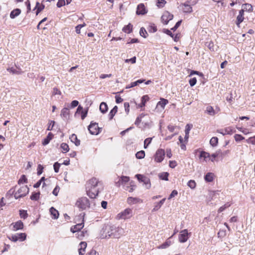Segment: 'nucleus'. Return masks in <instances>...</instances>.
Returning <instances> with one entry per match:
<instances>
[{
  "label": "nucleus",
  "mask_w": 255,
  "mask_h": 255,
  "mask_svg": "<svg viewBox=\"0 0 255 255\" xmlns=\"http://www.w3.org/2000/svg\"><path fill=\"white\" fill-rule=\"evenodd\" d=\"M149 98L148 95L143 96L141 98V102L139 105V107L140 108L143 107L145 106L146 102L147 101H148L149 100Z\"/></svg>",
  "instance_id": "26"
},
{
  "label": "nucleus",
  "mask_w": 255,
  "mask_h": 255,
  "mask_svg": "<svg viewBox=\"0 0 255 255\" xmlns=\"http://www.w3.org/2000/svg\"><path fill=\"white\" fill-rule=\"evenodd\" d=\"M8 238L12 242H16L17 241L22 242L25 240L26 234L25 233H19L12 235L11 236L8 237Z\"/></svg>",
  "instance_id": "7"
},
{
  "label": "nucleus",
  "mask_w": 255,
  "mask_h": 255,
  "mask_svg": "<svg viewBox=\"0 0 255 255\" xmlns=\"http://www.w3.org/2000/svg\"><path fill=\"white\" fill-rule=\"evenodd\" d=\"M118 111V107L115 106L109 114V119L111 120Z\"/></svg>",
  "instance_id": "30"
},
{
  "label": "nucleus",
  "mask_w": 255,
  "mask_h": 255,
  "mask_svg": "<svg viewBox=\"0 0 255 255\" xmlns=\"http://www.w3.org/2000/svg\"><path fill=\"white\" fill-rule=\"evenodd\" d=\"M65 0H58L57 3V6L58 7H61L65 5Z\"/></svg>",
  "instance_id": "56"
},
{
  "label": "nucleus",
  "mask_w": 255,
  "mask_h": 255,
  "mask_svg": "<svg viewBox=\"0 0 255 255\" xmlns=\"http://www.w3.org/2000/svg\"><path fill=\"white\" fill-rule=\"evenodd\" d=\"M27 179L25 175H22L20 178L18 180V184H20L23 183H27Z\"/></svg>",
  "instance_id": "47"
},
{
  "label": "nucleus",
  "mask_w": 255,
  "mask_h": 255,
  "mask_svg": "<svg viewBox=\"0 0 255 255\" xmlns=\"http://www.w3.org/2000/svg\"><path fill=\"white\" fill-rule=\"evenodd\" d=\"M221 153V150H217L216 152L213 153L210 156L211 158L210 159L211 161L213 162L216 157L220 156Z\"/></svg>",
  "instance_id": "40"
},
{
  "label": "nucleus",
  "mask_w": 255,
  "mask_h": 255,
  "mask_svg": "<svg viewBox=\"0 0 255 255\" xmlns=\"http://www.w3.org/2000/svg\"><path fill=\"white\" fill-rule=\"evenodd\" d=\"M182 5L183 6V10L184 12L190 13L192 11V7L191 6L192 5L187 3L186 1L182 4Z\"/></svg>",
  "instance_id": "19"
},
{
  "label": "nucleus",
  "mask_w": 255,
  "mask_h": 255,
  "mask_svg": "<svg viewBox=\"0 0 255 255\" xmlns=\"http://www.w3.org/2000/svg\"><path fill=\"white\" fill-rule=\"evenodd\" d=\"M210 156V154L208 152H205L204 151H202L200 152L199 157L200 158H204V160L206 161V158H209Z\"/></svg>",
  "instance_id": "37"
},
{
  "label": "nucleus",
  "mask_w": 255,
  "mask_h": 255,
  "mask_svg": "<svg viewBox=\"0 0 255 255\" xmlns=\"http://www.w3.org/2000/svg\"><path fill=\"white\" fill-rule=\"evenodd\" d=\"M135 156L137 159H142L145 156V152L143 150L138 151L135 154Z\"/></svg>",
  "instance_id": "39"
},
{
  "label": "nucleus",
  "mask_w": 255,
  "mask_h": 255,
  "mask_svg": "<svg viewBox=\"0 0 255 255\" xmlns=\"http://www.w3.org/2000/svg\"><path fill=\"white\" fill-rule=\"evenodd\" d=\"M124 233V231L122 228L115 225H107L103 228L101 238L104 239L112 237L118 239Z\"/></svg>",
  "instance_id": "2"
},
{
  "label": "nucleus",
  "mask_w": 255,
  "mask_h": 255,
  "mask_svg": "<svg viewBox=\"0 0 255 255\" xmlns=\"http://www.w3.org/2000/svg\"><path fill=\"white\" fill-rule=\"evenodd\" d=\"M230 205L228 203L225 204L224 206L221 207L219 209L218 212L221 213V212H223L226 208L229 207Z\"/></svg>",
  "instance_id": "63"
},
{
  "label": "nucleus",
  "mask_w": 255,
  "mask_h": 255,
  "mask_svg": "<svg viewBox=\"0 0 255 255\" xmlns=\"http://www.w3.org/2000/svg\"><path fill=\"white\" fill-rule=\"evenodd\" d=\"M69 114L70 112L69 109L67 108H64L62 109L60 116L64 120H68L69 118Z\"/></svg>",
  "instance_id": "13"
},
{
  "label": "nucleus",
  "mask_w": 255,
  "mask_h": 255,
  "mask_svg": "<svg viewBox=\"0 0 255 255\" xmlns=\"http://www.w3.org/2000/svg\"><path fill=\"white\" fill-rule=\"evenodd\" d=\"M152 139V137H148L146 138L144 141V148H146L148 145L151 143Z\"/></svg>",
  "instance_id": "48"
},
{
  "label": "nucleus",
  "mask_w": 255,
  "mask_h": 255,
  "mask_svg": "<svg viewBox=\"0 0 255 255\" xmlns=\"http://www.w3.org/2000/svg\"><path fill=\"white\" fill-rule=\"evenodd\" d=\"M166 3L165 0H156V5L159 8L163 7Z\"/></svg>",
  "instance_id": "41"
},
{
  "label": "nucleus",
  "mask_w": 255,
  "mask_h": 255,
  "mask_svg": "<svg viewBox=\"0 0 255 255\" xmlns=\"http://www.w3.org/2000/svg\"><path fill=\"white\" fill-rule=\"evenodd\" d=\"M19 215L21 218H23L24 219L28 216L27 211L24 210H20L19 211Z\"/></svg>",
  "instance_id": "46"
},
{
  "label": "nucleus",
  "mask_w": 255,
  "mask_h": 255,
  "mask_svg": "<svg viewBox=\"0 0 255 255\" xmlns=\"http://www.w3.org/2000/svg\"><path fill=\"white\" fill-rule=\"evenodd\" d=\"M86 25L85 23H83L82 24H79L77 26H76V32L77 33L79 34L80 33V30L81 29L84 27Z\"/></svg>",
  "instance_id": "53"
},
{
  "label": "nucleus",
  "mask_w": 255,
  "mask_h": 255,
  "mask_svg": "<svg viewBox=\"0 0 255 255\" xmlns=\"http://www.w3.org/2000/svg\"><path fill=\"white\" fill-rule=\"evenodd\" d=\"M83 227L84 223H81L77 224L75 226H72L70 229V230L72 233H74L75 232L80 231Z\"/></svg>",
  "instance_id": "16"
},
{
  "label": "nucleus",
  "mask_w": 255,
  "mask_h": 255,
  "mask_svg": "<svg viewBox=\"0 0 255 255\" xmlns=\"http://www.w3.org/2000/svg\"><path fill=\"white\" fill-rule=\"evenodd\" d=\"M168 103L166 99H161V101L158 102L157 104V107H160L162 109H164L165 105Z\"/></svg>",
  "instance_id": "29"
},
{
  "label": "nucleus",
  "mask_w": 255,
  "mask_h": 255,
  "mask_svg": "<svg viewBox=\"0 0 255 255\" xmlns=\"http://www.w3.org/2000/svg\"><path fill=\"white\" fill-rule=\"evenodd\" d=\"M246 142L248 143L255 144V136L249 138L246 140Z\"/></svg>",
  "instance_id": "54"
},
{
  "label": "nucleus",
  "mask_w": 255,
  "mask_h": 255,
  "mask_svg": "<svg viewBox=\"0 0 255 255\" xmlns=\"http://www.w3.org/2000/svg\"><path fill=\"white\" fill-rule=\"evenodd\" d=\"M44 8V5L43 4L40 5L38 2H36V5L35 8L36 9V14L38 15V14L41 12Z\"/></svg>",
  "instance_id": "33"
},
{
  "label": "nucleus",
  "mask_w": 255,
  "mask_h": 255,
  "mask_svg": "<svg viewBox=\"0 0 255 255\" xmlns=\"http://www.w3.org/2000/svg\"><path fill=\"white\" fill-rule=\"evenodd\" d=\"M50 212L51 215L52 216V218L54 219H57L59 217V212L54 207H52L50 208Z\"/></svg>",
  "instance_id": "22"
},
{
  "label": "nucleus",
  "mask_w": 255,
  "mask_h": 255,
  "mask_svg": "<svg viewBox=\"0 0 255 255\" xmlns=\"http://www.w3.org/2000/svg\"><path fill=\"white\" fill-rule=\"evenodd\" d=\"M133 215L132 209L127 208L118 214V219L127 220L130 219Z\"/></svg>",
  "instance_id": "4"
},
{
  "label": "nucleus",
  "mask_w": 255,
  "mask_h": 255,
  "mask_svg": "<svg viewBox=\"0 0 255 255\" xmlns=\"http://www.w3.org/2000/svg\"><path fill=\"white\" fill-rule=\"evenodd\" d=\"M168 176H169V173L167 172H164L160 173L158 175V176L160 179L163 180H165V181L168 180Z\"/></svg>",
  "instance_id": "31"
},
{
  "label": "nucleus",
  "mask_w": 255,
  "mask_h": 255,
  "mask_svg": "<svg viewBox=\"0 0 255 255\" xmlns=\"http://www.w3.org/2000/svg\"><path fill=\"white\" fill-rule=\"evenodd\" d=\"M234 138H235L236 141H237V142L240 141L241 140L244 139V137L242 135L239 134H236L234 135Z\"/></svg>",
  "instance_id": "51"
},
{
  "label": "nucleus",
  "mask_w": 255,
  "mask_h": 255,
  "mask_svg": "<svg viewBox=\"0 0 255 255\" xmlns=\"http://www.w3.org/2000/svg\"><path fill=\"white\" fill-rule=\"evenodd\" d=\"M11 225L13 226V230L17 231L21 230L23 228V223L21 221H18L14 223H12Z\"/></svg>",
  "instance_id": "15"
},
{
  "label": "nucleus",
  "mask_w": 255,
  "mask_h": 255,
  "mask_svg": "<svg viewBox=\"0 0 255 255\" xmlns=\"http://www.w3.org/2000/svg\"><path fill=\"white\" fill-rule=\"evenodd\" d=\"M29 192V188L27 186H22L19 188L14 194V197L16 199L25 196Z\"/></svg>",
  "instance_id": "5"
},
{
  "label": "nucleus",
  "mask_w": 255,
  "mask_h": 255,
  "mask_svg": "<svg viewBox=\"0 0 255 255\" xmlns=\"http://www.w3.org/2000/svg\"><path fill=\"white\" fill-rule=\"evenodd\" d=\"M213 173L211 172H208L204 176L205 180L207 182H211L213 180Z\"/></svg>",
  "instance_id": "24"
},
{
  "label": "nucleus",
  "mask_w": 255,
  "mask_h": 255,
  "mask_svg": "<svg viewBox=\"0 0 255 255\" xmlns=\"http://www.w3.org/2000/svg\"><path fill=\"white\" fill-rule=\"evenodd\" d=\"M206 45L208 47V48L211 51H214V45L212 41L207 42L206 43Z\"/></svg>",
  "instance_id": "49"
},
{
  "label": "nucleus",
  "mask_w": 255,
  "mask_h": 255,
  "mask_svg": "<svg viewBox=\"0 0 255 255\" xmlns=\"http://www.w3.org/2000/svg\"><path fill=\"white\" fill-rule=\"evenodd\" d=\"M40 192H33L30 196V199L34 201H37L39 198Z\"/></svg>",
  "instance_id": "36"
},
{
  "label": "nucleus",
  "mask_w": 255,
  "mask_h": 255,
  "mask_svg": "<svg viewBox=\"0 0 255 255\" xmlns=\"http://www.w3.org/2000/svg\"><path fill=\"white\" fill-rule=\"evenodd\" d=\"M135 176L139 182L143 183V184L146 189L150 188L151 184L150 180L148 177L141 174H136Z\"/></svg>",
  "instance_id": "8"
},
{
  "label": "nucleus",
  "mask_w": 255,
  "mask_h": 255,
  "mask_svg": "<svg viewBox=\"0 0 255 255\" xmlns=\"http://www.w3.org/2000/svg\"><path fill=\"white\" fill-rule=\"evenodd\" d=\"M165 152L163 149H158L154 155V160L157 162H161L164 158Z\"/></svg>",
  "instance_id": "9"
},
{
  "label": "nucleus",
  "mask_w": 255,
  "mask_h": 255,
  "mask_svg": "<svg viewBox=\"0 0 255 255\" xmlns=\"http://www.w3.org/2000/svg\"><path fill=\"white\" fill-rule=\"evenodd\" d=\"M192 125H190L189 124H187L186 126V128H185V134H186V135L189 134V131H190L191 128H192Z\"/></svg>",
  "instance_id": "59"
},
{
  "label": "nucleus",
  "mask_w": 255,
  "mask_h": 255,
  "mask_svg": "<svg viewBox=\"0 0 255 255\" xmlns=\"http://www.w3.org/2000/svg\"><path fill=\"white\" fill-rule=\"evenodd\" d=\"M225 134H232L233 132H235L232 127H227L224 129Z\"/></svg>",
  "instance_id": "43"
},
{
  "label": "nucleus",
  "mask_w": 255,
  "mask_h": 255,
  "mask_svg": "<svg viewBox=\"0 0 255 255\" xmlns=\"http://www.w3.org/2000/svg\"><path fill=\"white\" fill-rule=\"evenodd\" d=\"M219 111V109L214 110L213 108L211 106H207L206 110V113L210 116H214Z\"/></svg>",
  "instance_id": "17"
},
{
  "label": "nucleus",
  "mask_w": 255,
  "mask_h": 255,
  "mask_svg": "<svg viewBox=\"0 0 255 255\" xmlns=\"http://www.w3.org/2000/svg\"><path fill=\"white\" fill-rule=\"evenodd\" d=\"M76 205L81 210H84L87 208L94 210L96 207L95 202L94 201H91L90 202L85 197L79 198L76 203Z\"/></svg>",
  "instance_id": "3"
},
{
  "label": "nucleus",
  "mask_w": 255,
  "mask_h": 255,
  "mask_svg": "<svg viewBox=\"0 0 255 255\" xmlns=\"http://www.w3.org/2000/svg\"><path fill=\"white\" fill-rule=\"evenodd\" d=\"M139 34L141 36L146 38L148 36L147 32L144 27H141L140 29Z\"/></svg>",
  "instance_id": "42"
},
{
  "label": "nucleus",
  "mask_w": 255,
  "mask_h": 255,
  "mask_svg": "<svg viewBox=\"0 0 255 255\" xmlns=\"http://www.w3.org/2000/svg\"><path fill=\"white\" fill-rule=\"evenodd\" d=\"M171 241H166L165 243L161 245L159 247V249H166L167 247H168L171 245Z\"/></svg>",
  "instance_id": "44"
},
{
  "label": "nucleus",
  "mask_w": 255,
  "mask_h": 255,
  "mask_svg": "<svg viewBox=\"0 0 255 255\" xmlns=\"http://www.w3.org/2000/svg\"><path fill=\"white\" fill-rule=\"evenodd\" d=\"M140 200L138 198L130 197L128 198L127 202L129 204H133L139 202Z\"/></svg>",
  "instance_id": "28"
},
{
  "label": "nucleus",
  "mask_w": 255,
  "mask_h": 255,
  "mask_svg": "<svg viewBox=\"0 0 255 255\" xmlns=\"http://www.w3.org/2000/svg\"><path fill=\"white\" fill-rule=\"evenodd\" d=\"M173 15L167 11H165L161 16V20L163 23L167 24L168 22L172 19Z\"/></svg>",
  "instance_id": "11"
},
{
  "label": "nucleus",
  "mask_w": 255,
  "mask_h": 255,
  "mask_svg": "<svg viewBox=\"0 0 255 255\" xmlns=\"http://www.w3.org/2000/svg\"><path fill=\"white\" fill-rule=\"evenodd\" d=\"M52 135V134L50 132L48 133L47 136L45 139H44L43 141H42V144L43 145H46L49 143L50 140L51 139L50 136Z\"/></svg>",
  "instance_id": "38"
},
{
  "label": "nucleus",
  "mask_w": 255,
  "mask_h": 255,
  "mask_svg": "<svg viewBox=\"0 0 255 255\" xmlns=\"http://www.w3.org/2000/svg\"><path fill=\"white\" fill-rule=\"evenodd\" d=\"M122 30L127 33H130L132 30V25L129 23L127 25L125 26Z\"/></svg>",
  "instance_id": "25"
},
{
  "label": "nucleus",
  "mask_w": 255,
  "mask_h": 255,
  "mask_svg": "<svg viewBox=\"0 0 255 255\" xmlns=\"http://www.w3.org/2000/svg\"><path fill=\"white\" fill-rule=\"evenodd\" d=\"M190 233H188L187 229L182 230L178 236L179 241L182 243L186 242L189 239V235H190Z\"/></svg>",
  "instance_id": "10"
},
{
  "label": "nucleus",
  "mask_w": 255,
  "mask_h": 255,
  "mask_svg": "<svg viewBox=\"0 0 255 255\" xmlns=\"http://www.w3.org/2000/svg\"><path fill=\"white\" fill-rule=\"evenodd\" d=\"M218 143V138L217 137H213L210 140V144L213 147L216 146Z\"/></svg>",
  "instance_id": "34"
},
{
  "label": "nucleus",
  "mask_w": 255,
  "mask_h": 255,
  "mask_svg": "<svg viewBox=\"0 0 255 255\" xmlns=\"http://www.w3.org/2000/svg\"><path fill=\"white\" fill-rule=\"evenodd\" d=\"M181 20L178 21L177 22H176L174 26L171 29V30H173V31H175L181 25Z\"/></svg>",
  "instance_id": "58"
},
{
  "label": "nucleus",
  "mask_w": 255,
  "mask_h": 255,
  "mask_svg": "<svg viewBox=\"0 0 255 255\" xmlns=\"http://www.w3.org/2000/svg\"><path fill=\"white\" fill-rule=\"evenodd\" d=\"M70 139L76 146H79L80 144V140L77 138V135L74 133L70 136Z\"/></svg>",
  "instance_id": "21"
},
{
  "label": "nucleus",
  "mask_w": 255,
  "mask_h": 255,
  "mask_svg": "<svg viewBox=\"0 0 255 255\" xmlns=\"http://www.w3.org/2000/svg\"><path fill=\"white\" fill-rule=\"evenodd\" d=\"M147 30L150 33H154L155 32L157 29L154 24H151L147 27Z\"/></svg>",
  "instance_id": "35"
},
{
  "label": "nucleus",
  "mask_w": 255,
  "mask_h": 255,
  "mask_svg": "<svg viewBox=\"0 0 255 255\" xmlns=\"http://www.w3.org/2000/svg\"><path fill=\"white\" fill-rule=\"evenodd\" d=\"M244 9H242L239 11V14L237 17L236 24L240 27V24L242 22L244 19Z\"/></svg>",
  "instance_id": "14"
},
{
  "label": "nucleus",
  "mask_w": 255,
  "mask_h": 255,
  "mask_svg": "<svg viewBox=\"0 0 255 255\" xmlns=\"http://www.w3.org/2000/svg\"><path fill=\"white\" fill-rule=\"evenodd\" d=\"M88 130L91 134L97 135L102 130V128L99 127L97 123L92 122L88 127Z\"/></svg>",
  "instance_id": "6"
},
{
  "label": "nucleus",
  "mask_w": 255,
  "mask_h": 255,
  "mask_svg": "<svg viewBox=\"0 0 255 255\" xmlns=\"http://www.w3.org/2000/svg\"><path fill=\"white\" fill-rule=\"evenodd\" d=\"M178 194V192L177 190H174L172 191V192L171 193V194H170L169 197H168V200H170L171 199V198L174 197L175 196H176Z\"/></svg>",
  "instance_id": "57"
},
{
  "label": "nucleus",
  "mask_w": 255,
  "mask_h": 255,
  "mask_svg": "<svg viewBox=\"0 0 255 255\" xmlns=\"http://www.w3.org/2000/svg\"><path fill=\"white\" fill-rule=\"evenodd\" d=\"M61 164L59 163L58 162H56L54 163L53 165L54 170L56 173H58L59 172V168Z\"/></svg>",
  "instance_id": "52"
},
{
  "label": "nucleus",
  "mask_w": 255,
  "mask_h": 255,
  "mask_svg": "<svg viewBox=\"0 0 255 255\" xmlns=\"http://www.w3.org/2000/svg\"><path fill=\"white\" fill-rule=\"evenodd\" d=\"M87 245V243L85 242H81L80 243V248L79 249V254L80 255H83L85 254Z\"/></svg>",
  "instance_id": "18"
},
{
  "label": "nucleus",
  "mask_w": 255,
  "mask_h": 255,
  "mask_svg": "<svg viewBox=\"0 0 255 255\" xmlns=\"http://www.w3.org/2000/svg\"><path fill=\"white\" fill-rule=\"evenodd\" d=\"M43 167L41 165L39 164L38 165V167H37V175H40V174H42V173L43 172Z\"/></svg>",
  "instance_id": "61"
},
{
  "label": "nucleus",
  "mask_w": 255,
  "mask_h": 255,
  "mask_svg": "<svg viewBox=\"0 0 255 255\" xmlns=\"http://www.w3.org/2000/svg\"><path fill=\"white\" fill-rule=\"evenodd\" d=\"M61 148L62 149L63 152H67L69 150L68 145L65 143H62L61 144Z\"/></svg>",
  "instance_id": "45"
},
{
  "label": "nucleus",
  "mask_w": 255,
  "mask_h": 255,
  "mask_svg": "<svg viewBox=\"0 0 255 255\" xmlns=\"http://www.w3.org/2000/svg\"><path fill=\"white\" fill-rule=\"evenodd\" d=\"M188 186L191 189H194L196 187V183L194 180H190L187 183Z\"/></svg>",
  "instance_id": "50"
},
{
  "label": "nucleus",
  "mask_w": 255,
  "mask_h": 255,
  "mask_svg": "<svg viewBox=\"0 0 255 255\" xmlns=\"http://www.w3.org/2000/svg\"><path fill=\"white\" fill-rule=\"evenodd\" d=\"M79 104V102L77 100H74L73 101L70 105V108H74L76 107H77Z\"/></svg>",
  "instance_id": "62"
},
{
  "label": "nucleus",
  "mask_w": 255,
  "mask_h": 255,
  "mask_svg": "<svg viewBox=\"0 0 255 255\" xmlns=\"http://www.w3.org/2000/svg\"><path fill=\"white\" fill-rule=\"evenodd\" d=\"M86 255H99V254L94 250H92Z\"/></svg>",
  "instance_id": "64"
},
{
  "label": "nucleus",
  "mask_w": 255,
  "mask_h": 255,
  "mask_svg": "<svg viewBox=\"0 0 255 255\" xmlns=\"http://www.w3.org/2000/svg\"><path fill=\"white\" fill-rule=\"evenodd\" d=\"M147 12V10L143 3H140L137 6L136 13L137 15H144Z\"/></svg>",
  "instance_id": "12"
},
{
  "label": "nucleus",
  "mask_w": 255,
  "mask_h": 255,
  "mask_svg": "<svg viewBox=\"0 0 255 255\" xmlns=\"http://www.w3.org/2000/svg\"><path fill=\"white\" fill-rule=\"evenodd\" d=\"M108 106L105 102H102L100 106V111L104 114L106 113L108 111Z\"/></svg>",
  "instance_id": "27"
},
{
  "label": "nucleus",
  "mask_w": 255,
  "mask_h": 255,
  "mask_svg": "<svg viewBox=\"0 0 255 255\" xmlns=\"http://www.w3.org/2000/svg\"><path fill=\"white\" fill-rule=\"evenodd\" d=\"M7 70L10 73H12V74H20L22 73V71L20 68H18V70H16L15 68L11 67L7 69Z\"/></svg>",
  "instance_id": "32"
},
{
  "label": "nucleus",
  "mask_w": 255,
  "mask_h": 255,
  "mask_svg": "<svg viewBox=\"0 0 255 255\" xmlns=\"http://www.w3.org/2000/svg\"><path fill=\"white\" fill-rule=\"evenodd\" d=\"M166 198H163L161 200H160L159 202L156 203V205L154 206L153 211H156L159 210L162 205L164 204Z\"/></svg>",
  "instance_id": "23"
},
{
  "label": "nucleus",
  "mask_w": 255,
  "mask_h": 255,
  "mask_svg": "<svg viewBox=\"0 0 255 255\" xmlns=\"http://www.w3.org/2000/svg\"><path fill=\"white\" fill-rule=\"evenodd\" d=\"M21 13V10L19 8H15L12 10L10 13V17L11 19H14L16 16H18Z\"/></svg>",
  "instance_id": "20"
},
{
  "label": "nucleus",
  "mask_w": 255,
  "mask_h": 255,
  "mask_svg": "<svg viewBox=\"0 0 255 255\" xmlns=\"http://www.w3.org/2000/svg\"><path fill=\"white\" fill-rule=\"evenodd\" d=\"M196 82L197 80L196 78L195 77L190 79L189 80V84L191 87L194 86L196 84Z\"/></svg>",
  "instance_id": "60"
},
{
  "label": "nucleus",
  "mask_w": 255,
  "mask_h": 255,
  "mask_svg": "<svg viewBox=\"0 0 255 255\" xmlns=\"http://www.w3.org/2000/svg\"><path fill=\"white\" fill-rule=\"evenodd\" d=\"M244 8L246 9L247 10L249 11H251L252 10V6L251 4L249 3H246L243 5Z\"/></svg>",
  "instance_id": "55"
},
{
  "label": "nucleus",
  "mask_w": 255,
  "mask_h": 255,
  "mask_svg": "<svg viewBox=\"0 0 255 255\" xmlns=\"http://www.w3.org/2000/svg\"><path fill=\"white\" fill-rule=\"evenodd\" d=\"M86 189L87 195L91 199H94L104 189V186L98 179L92 178L87 182Z\"/></svg>",
  "instance_id": "1"
}]
</instances>
